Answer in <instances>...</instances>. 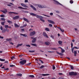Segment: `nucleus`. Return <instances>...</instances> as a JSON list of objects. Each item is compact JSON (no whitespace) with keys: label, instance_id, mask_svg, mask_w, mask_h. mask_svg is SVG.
I'll list each match as a JSON object with an SVG mask.
<instances>
[{"label":"nucleus","instance_id":"f257e3e1","mask_svg":"<svg viewBox=\"0 0 79 79\" xmlns=\"http://www.w3.org/2000/svg\"><path fill=\"white\" fill-rule=\"evenodd\" d=\"M79 74L78 73H77V72H69V75L70 76H76L77 75V74Z\"/></svg>","mask_w":79,"mask_h":79},{"label":"nucleus","instance_id":"f03ea898","mask_svg":"<svg viewBox=\"0 0 79 79\" xmlns=\"http://www.w3.org/2000/svg\"><path fill=\"white\" fill-rule=\"evenodd\" d=\"M36 17L37 18H39V19H40V21H43V22H45V20L43 19V17L41 16H39V15H36Z\"/></svg>","mask_w":79,"mask_h":79},{"label":"nucleus","instance_id":"7ed1b4c3","mask_svg":"<svg viewBox=\"0 0 79 79\" xmlns=\"http://www.w3.org/2000/svg\"><path fill=\"white\" fill-rule=\"evenodd\" d=\"M53 1H54L53 3L54 4H55V5H61V6H63V5L61 4V3H60V2H58L57 1H56L55 0H53Z\"/></svg>","mask_w":79,"mask_h":79},{"label":"nucleus","instance_id":"20e7f679","mask_svg":"<svg viewBox=\"0 0 79 79\" xmlns=\"http://www.w3.org/2000/svg\"><path fill=\"white\" fill-rule=\"evenodd\" d=\"M27 60H23L22 61H21L19 62V63L22 65H24L26 63Z\"/></svg>","mask_w":79,"mask_h":79},{"label":"nucleus","instance_id":"39448f33","mask_svg":"<svg viewBox=\"0 0 79 79\" xmlns=\"http://www.w3.org/2000/svg\"><path fill=\"white\" fill-rule=\"evenodd\" d=\"M35 33L36 32L35 31L31 32L30 34V36H33V35H35Z\"/></svg>","mask_w":79,"mask_h":79},{"label":"nucleus","instance_id":"423d86ee","mask_svg":"<svg viewBox=\"0 0 79 79\" xmlns=\"http://www.w3.org/2000/svg\"><path fill=\"white\" fill-rule=\"evenodd\" d=\"M43 35L46 38H48V35L47 34V33L45 32H44L43 34Z\"/></svg>","mask_w":79,"mask_h":79},{"label":"nucleus","instance_id":"0eeeda50","mask_svg":"<svg viewBox=\"0 0 79 79\" xmlns=\"http://www.w3.org/2000/svg\"><path fill=\"white\" fill-rule=\"evenodd\" d=\"M48 23H51V24H55V23L53 21H52L51 20H48Z\"/></svg>","mask_w":79,"mask_h":79},{"label":"nucleus","instance_id":"6e6552de","mask_svg":"<svg viewBox=\"0 0 79 79\" xmlns=\"http://www.w3.org/2000/svg\"><path fill=\"white\" fill-rule=\"evenodd\" d=\"M19 16H16L14 17H13V19H19Z\"/></svg>","mask_w":79,"mask_h":79},{"label":"nucleus","instance_id":"1a4fd4ad","mask_svg":"<svg viewBox=\"0 0 79 79\" xmlns=\"http://www.w3.org/2000/svg\"><path fill=\"white\" fill-rule=\"evenodd\" d=\"M44 44H45L46 45L48 46L50 44V43L49 42H46L44 43Z\"/></svg>","mask_w":79,"mask_h":79},{"label":"nucleus","instance_id":"9d476101","mask_svg":"<svg viewBox=\"0 0 79 79\" xmlns=\"http://www.w3.org/2000/svg\"><path fill=\"white\" fill-rule=\"evenodd\" d=\"M9 14H15V15H18V13H16V12H9Z\"/></svg>","mask_w":79,"mask_h":79},{"label":"nucleus","instance_id":"9b49d317","mask_svg":"<svg viewBox=\"0 0 79 79\" xmlns=\"http://www.w3.org/2000/svg\"><path fill=\"white\" fill-rule=\"evenodd\" d=\"M6 31H7V29L4 28L2 31V33H4V32H6Z\"/></svg>","mask_w":79,"mask_h":79},{"label":"nucleus","instance_id":"f8f14e48","mask_svg":"<svg viewBox=\"0 0 79 79\" xmlns=\"http://www.w3.org/2000/svg\"><path fill=\"white\" fill-rule=\"evenodd\" d=\"M21 5L23 6H24V7H25V8H27V6H26V5H25L24 4L21 3Z\"/></svg>","mask_w":79,"mask_h":79},{"label":"nucleus","instance_id":"ddd939ff","mask_svg":"<svg viewBox=\"0 0 79 79\" xmlns=\"http://www.w3.org/2000/svg\"><path fill=\"white\" fill-rule=\"evenodd\" d=\"M30 15H31V16H36L37 15H36V14H35L33 13H30Z\"/></svg>","mask_w":79,"mask_h":79},{"label":"nucleus","instance_id":"4468645a","mask_svg":"<svg viewBox=\"0 0 79 79\" xmlns=\"http://www.w3.org/2000/svg\"><path fill=\"white\" fill-rule=\"evenodd\" d=\"M5 10H2V13H3L6 14V12H7V10L6 9H5Z\"/></svg>","mask_w":79,"mask_h":79},{"label":"nucleus","instance_id":"2eb2a0df","mask_svg":"<svg viewBox=\"0 0 79 79\" xmlns=\"http://www.w3.org/2000/svg\"><path fill=\"white\" fill-rule=\"evenodd\" d=\"M31 8H32L33 10H34L36 11V8H35V7L33 6L32 5H31Z\"/></svg>","mask_w":79,"mask_h":79},{"label":"nucleus","instance_id":"dca6fc26","mask_svg":"<svg viewBox=\"0 0 79 79\" xmlns=\"http://www.w3.org/2000/svg\"><path fill=\"white\" fill-rule=\"evenodd\" d=\"M23 20H24V21H26V22H27V23H29V20H28V19H27L25 18H23Z\"/></svg>","mask_w":79,"mask_h":79},{"label":"nucleus","instance_id":"f3484780","mask_svg":"<svg viewBox=\"0 0 79 79\" xmlns=\"http://www.w3.org/2000/svg\"><path fill=\"white\" fill-rule=\"evenodd\" d=\"M63 43L62 41H58V43L59 44V45H62V44Z\"/></svg>","mask_w":79,"mask_h":79},{"label":"nucleus","instance_id":"a211bd4d","mask_svg":"<svg viewBox=\"0 0 79 79\" xmlns=\"http://www.w3.org/2000/svg\"><path fill=\"white\" fill-rule=\"evenodd\" d=\"M23 44H18L16 46L17 48H18L19 46H21Z\"/></svg>","mask_w":79,"mask_h":79},{"label":"nucleus","instance_id":"6ab92c4d","mask_svg":"<svg viewBox=\"0 0 79 79\" xmlns=\"http://www.w3.org/2000/svg\"><path fill=\"white\" fill-rule=\"evenodd\" d=\"M42 75L43 76H48L49 75H50L49 74H42Z\"/></svg>","mask_w":79,"mask_h":79},{"label":"nucleus","instance_id":"aec40b11","mask_svg":"<svg viewBox=\"0 0 79 79\" xmlns=\"http://www.w3.org/2000/svg\"><path fill=\"white\" fill-rule=\"evenodd\" d=\"M29 77H31L32 78H34V75H30L29 76Z\"/></svg>","mask_w":79,"mask_h":79},{"label":"nucleus","instance_id":"412c9836","mask_svg":"<svg viewBox=\"0 0 79 79\" xmlns=\"http://www.w3.org/2000/svg\"><path fill=\"white\" fill-rule=\"evenodd\" d=\"M20 35H23L24 37H27V35H26V34H20Z\"/></svg>","mask_w":79,"mask_h":79},{"label":"nucleus","instance_id":"4be33fe9","mask_svg":"<svg viewBox=\"0 0 79 79\" xmlns=\"http://www.w3.org/2000/svg\"><path fill=\"white\" fill-rule=\"evenodd\" d=\"M4 27L5 28L7 29V28H8V27H9V26L8 25H5Z\"/></svg>","mask_w":79,"mask_h":79},{"label":"nucleus","instance_id":"5701e85b","mask_svg":"<svg viewBox=\"0 0 79 79\" xmlns=\"http://www.w3.org/2000/svg\"><path fill=\"white\" fill-rule=\"evenodd\" d=\"M31 64V63H27V64H26L25 65L26 66H30V65Z\"/></svg>","mask_w":79,"mask_h":79},{"label":"nucleus","instance_id":"b1692460","mask_svg":"<svg viewBox=\"0 0 79 79\" xmlns=\"http://www.w3.org/2000/svg\"><path fill=\"white\" fill-rule=\"evenodd\" d=\"M77 53L76 51H74V56H76V55L77 54Z\"/></svg>","mask_w":79,"mask_h":79},{"label":"nucleus","instance_id":"393cba45","mask_svg":"<svg viewBox=\"0 0 79 79\" xmlns=\"http://www.w3.org/2000/svg\"><path fill=\"white\" fill-rule=\"evenodd\" d=\"M45 30L47 31H50V29L48 28H46L45 29Z\"/></svg>","mask_w":79,"mask_h":79},{"label":"nucleus","instance_id":"a878e982","mask_svg":"<svg viewBox=\"0 0 79 79\" xmlns=\"http://www.w3.org/2000/svg\"><path fill=\"white\" fill-rule=\"evenodd\" d=\"M31 44V45L34 46L35 47H37V45L36 44Z\"/></svg>","mask_w":79,"mask_h":79},{"label":"nucleus","instance_id":"bb28decb","mask_svg":"<svg viewBox=\"0 0 79 79\" xmlns=\"http://www.w3.org/2000/svg\"><path fill=\"white\" fill-rule=\"evenodd\" d=\"M31 39H33V40H35L36 39H37V37L34 38V37H31Z\"/></svg>","mask_w":79,"mask_h":79},{"label":"nucleus","instance_id":"cd10ccee","mask_svg":"<svg viewBox=\"0 0 79 79\" xmlns=\"http://www.w3.org/2000/svg\"><path fill=\"white\" fill-rule=\"evenodd\" d=\"M1 23L2 25V26H4L5 25V24H4V23H5V22H2Z\"/></svg>","mask_w":79,"mask_h":79},{"label":"nucleus","instance_id":"c85d7f7f","mask_svg":"<svg viewBox=\"0 0 79 79\" xmlns=\"http://www.w3.org/2000/svg\"><path fill=\"white\" fill-rule=\"evenodd\" d=\"M50 37L52 39H54V35H50Z\"/></svg>","mask_w":79,"mask_h":79},{"label":"nucleus","instance_id":"c756f323","mask_svg":"<svg viewBox=\"0 0 79 79\" xmlns=\"http://www.w3.org/2000/svg\"><path fill=\"white\" fill-rule=\"evenodd\" d=\"M14 25L15 27H19V26H18V24H16V23H14Z\"/></svg>","mask_w":79,"mask_h":79},{"label":"nucleus","instance_id":"7c9ffc66","mask_svg":"<svg viewBox=\"0 0 79 79\" xmlns=\"http://www.w3.org/2000/svg\"><path fill=\"white\" fill-rule=\"evenodd\" d=\"M1 20L2 21H5V19L4 18H1Z\"/></svg>","mask_w":79,"mask_h":79},{"label":"nucleus","instance_id":"2f4dec72","mask_svg":"<svg viewBox=\"0 0 79 79\" xmlns=\"http://www.w3.org/2000/svg\"><path fill=\"white\" fill-rule=\"evenodd\" d=\"M29 52L30 53H34V52H35V51L29 50Z\"/></svg>","mask_w":79,"mask_h":79},{"label":"nucleus","instance_id":"473e14b6","mask_svg":"<svg viewBox=\"0 0 79 79\" xmlns=\"http://www.w3.org/2000/svg\"><path fill=\"white\" fill-rule=\"evenodd\" d=\"M70 68H71V69H73L74 68L73 66H72L71 65H70Z\"/></svg>","mask_w":79,"mask_h":79},{"label":"nucleus","instance_id":"72a5a7b5","mask_svg":"<svg viewBox=\"0 0 79 79\" xmlns=\"http://www.w3.org/2000/svg\"><path fill=\"white\" fill-rule=\"evenodd\" d=\"M18 76L21 77L22 76V74L21 73L18 74L17 75Z\"/></svg>","mask_w":79,"mask_h":79},{"label":"nucleus","instance_id":"f704fd0d","mask_svg":"<svg viewBox=\"0 0 79 79\" xmlns=\"http://www.w3.org/2000/svg\"><path fill=\"white\" fill-rule=\"evenodd\" d=\"M7 22L8 23H10V24H12V22H11V21H10V20H9L7 21Z\"/></svg>","mask_w":79,"mask_h":79},{"label":"nucleus","instance_id":"c9c22d12","mask_svg":"<svg viewBox=\"0 0 79 79\" xmlns=\"http://www.w3.org/2000/svg\"><path fill=\"white\" fill-rule=\"evenodd\" d=\"M36 42V40H32V43H35Z\"/></svg>","mask_w":79,"mask_h":79},{"label":"nucleus","instance_id":"e433bc0d","mask_svg":"<svg viewBox=\"0 0 79 79\" xmlns=\"http://www.w3.org/2000/svg\"><path fill=\"white\" fill-rule=\"evenodd\" d=\"M60 30L61 32H63H63H64V30L63 29L62 30V29H61V28H60Z\"/></svg>","mask_w":79,"mask_h":79},{"label":"nucleus","instance_id":"4c0bfd02","mask_svg":"<svg viewBox=\"0 0 79 79\" xmlns=\"http://www.w3.org/2000/svg\"><path fill=\"white\" fill-rule=\"evenodd\" d=\"M53 26V25L51 24H49V27H52V26Z\"/></svg>","mask_w":79,"mask_h":79},{"label":"nucleus","instance_id":"58836bf2","mask_svg":"<svg viewBox=\"0 0 79 79\" xmlns=\"http://www.w3.org/2000/svg\"><path fill=\"white\" fill-rule=\"evenodd\" d=\"M70 2L71 4L73 3V0H71L70 1Z\"/></svg>","mask_w":79,"mask_h":79},{"label":"nucleus","instance_id":"ea45409f","mask_svg":"<svg viewBox=\"0 0 79 79\" xmlns=\"http://www.w3.org/2000/svg\"><path fill=\"white\" fill-rule=\"evenodd\" d=\"M44 67V65H42L40 67V69H43Z\"/></svg>","mask_w":79,"mask_h":79},{"label":"nucleus","instance_id":"a19ab883","mask_svg":"<svg viewBox=\"0 0 79 79\" xmlns=\"http://www.w3.org/2000/svg\"><path fill=\"white\" fill-rule=\"evenodd\" d=\"M57 15V16H59V18H61V19H64V18H62V17H60V15Z\"/></svg>","mask_w":79,"mask_h":79},{"label":"nucleus","instance_id":"79ce46f5","mask_svg":"<svg viewBox=\"0 0 79 79\" xmlns=\"http://www.w3.org/2000/svg\"><path fill=\"white\" fill-rule=\"evenodd\" d=\"M0 61H5V59H0Z\"/></svg>","mask_w":79,"mask_h":79},{"label":"nucleus","instance_id":"37998d69","mask_svg":"<svg viewBox=\"0 0 79 79\" xmlns=\"http://www.w3.org/2000/svg\"><path fill=\"white\" fill-rule=\"evenodd\" d=\"M65 50L63 49H61V53H63L64 52Z\"/></svg>","mask_w":79,"mask_h":79},{"label":"nucleus","instance_id":"c03bdc74","mask_svg":"<svg viewBox=\"0 0 79 79\" xmlns=\"http://www.w3.org/2000/svg\"><path fill=\"white\" fill-rule=\"evenodd\" d=\"M55 69H56L54 65L52 67V69L54 70Z\"/></svg>","mask_w":79,"mask_h":79},{"label":"nucleus","instance_id":"a18cd8bd","mask_svg":"<svg viewBox=\"0 0 79 79\" xmlns=\"http://www.w3.org/2000/svg\"><path fill=\"white\" fill-rule=\"evenodd\" d=\"M38 7L39 8H42V7L40 5H38Z\"/></svg>","mask_w":79,"mask_h":79},{"label":"nucleus","instance_id":"49530a36","mask_svg":"<svg viewBox=\"0 0 79 79\" xmlns=\"http://www.w3.org/2000/svg\"><path fill=\"white\" fill-rule=\"evenodd\" d=\"M38 60L40 61L41 63H43V64L44 63V62H43L42 60H40V59H39V60Z\"/></svg>","mask_w":79,"mask_h":79},{"label":"nucleus","instance_id":"de8ad7c7","mask_svg":"<svg viewBox=\"0 0 79 79\" xmlns=\"http://www.w3.org/2000/svg\"><path fill=\"white\" fill-rule=\"evenodd\" d=\"M0 16L2 18L5 17V15H0Z\"/></svg>","mask_w":79,"mask_h":79},{"label":"nucleus","instance_id":"09e8293b","mask_svg":"<svg viewBox=\"0 0 79 79\" xmlns=\"http://www.w3.org/2000/svg\"><path fill=\"white\" fill-rule=\"evenodd\" d=\"M15 58V56H12L11 58V60H13V59Z\"/></svg>","mask_w":79,"mask_h":79},{"label":"nucleus","instance_id":"8fccbe9b","mask_svg":"<svg viewBox=\"0 0 79 79\" xmlns=\"http://www.w3.org/2000/svg\"><path fill=\"white\" fill-rule=\"evenodd\" d=\"M71 48H73V43L72 42L71 44Z\"/></svg>","mask_w":79,"mask_h":79},{"label":"nucleus","instance_id":"3c124183","mask_svg":"<svg viewBox=\"0 0 79 79\" xmlns=\"http://www.w3.org/2000/svg\"><path fill=\"white\" fill-rule=\"evenodd\" d=\"M59 55H60V56H62L63 55V54L61 53H60Z\"/></svg>","mask_w":79,"mask_h":79},{"label":"nucleus","instance_id":"603ef678","mask_svg":"<svg viewBox=\"0 0 79 79\" xmlns=\"http://www.w3.org/2000/svg\"><path fill=\"white\" fill-rule=\"evenodd\" d=\"M74 48H75V49H79V48H78L76 46H75V47H73Z\"/></svg>","mask_w":79,"mask_h":79},{"label":"nucleus","instance_id":"864d4df0","mask_svg":"<svg viewBox=\"0 0 79 79\" xmlns=\"http://www.w3.org/2000/svg\"><path fill=\"white\" fill-rule=\"evenodd\" d=\"M52 49L53 50H56V48H52Z\"/></svg>","mask_w":79,"mask_h":79},{"label":"nucleus","instance_id":"5fc2aeb1","mask_svg":"<svg viewBox=\"0 0 79 79\" xmlns=\"http://www.w3.org/2000/svg\"><path fill=\"white\" fill-rule=\"evenodd\" d=\"M18 8H20V9H23V8L21 6H19L18 7Z\"/></svg>","mask_w":79,"mask_h":79},{"label":"nucleus","instance_id":"6e6d98bb","mask_svg":"<svg viewBox=\"0 0 79 79\" xmlns=\"http://www.w3.org/2000/svg\"><path fill=\"white\" fill-rule=\"evenodd\" d=\"M44 15V16H47V17H48L49 18L50 17V16H49L47 15Z\"/></svg>","mask_w":79,"mask_h":79},{"label":"nucleus","instance_id":"4d7b16f0","mask_svg":"<svg viewBox=\"0 0 79 79\" xmlns=\"http://www.w3.org/2000/svg\"><path fill=\"white\" fill-rule=\"evenodd\" d=\"M3 27H2V26H1L0 27V29L2 31H3Z\"/></svg>","mask_w":79,"mask_h":79},{"label":"nucleus","instance_id":"13d9d810","mask_svg":"<svg viewBox=\"0 0 79 79\" xmlns=\"http://www.w3.org/2000/svg\"><path fill=\"white\" fill-rule=\"evenodd\" d=\"M9 43L11 44H12V45H14V44L12 42H9Z\"/></svg>","mask_w":79,"mask_h":79},{"label":"nucleus","instance_id":"bf43d9fd","mask_svg":"<svg viewBox=\"0 0 79 79\" xmlns=\"http://www.w3.org/2000/svg\"><path fill=\"white\" fill-rule=\"evenodd\" d=\"M10 67H14V66H15V65H10Z\"/></svg>","mask_w":79,"mask_h":79},{"label":"nucleus","instance_id":"052dcab7","mask_svg":"<svg viewBox=\"0 0 79 79\" xmlns=\"http://www.w3.org/2000/svg\"><path fill=\"white\" fill-rule=\"evenodd\" d=\"M56 13H60V12L58 10H56Z\"/></svg>","mask_w":79,"mask_h":79},{"label":"nucleus","instance_id":"680f3d73","mask_svg":"<svg viewBox=\"0 0 79 79\" xmlns=\"http://www.w3.org/2000/svg\"><path fill=\"white\" fill-rule=\"evenodd\" d=\"M25 3H27V2H28V0H25Z\"/></svg>","mask_w":79,"mask_h":79},{"label":"nucleus","instance_id":"e2e57ef3","mask_svg":"<svg viewBox=\"0 0 79 79\" xmlns=\"http://www.w3.org/2000/svg\"><path fill=\"white\" fill-rule=\"evenodd\" d=\"M26 46H27V47H31L30 45H26Z\"/></svg>","mask_w":79,"mask_h":79},{"label":"nucleus","instance_id":"0e129e2a","mask_svg":"<svg viewBox=\"0 0 79 79\" xmlns=\"http://www.w3.org/2000/svg\"><path fill=\"white\" fill-rule=\"evenodd\" d=\"M58 74L59 75H63V73H59Z\"/></svg>","mask_w":79,"mask_h":79},{"label":"nucleus","instance_id":"69168bd1","mask_svg":"<svg viewBox=\"0 0 79 79\" xmlns=\"http://www.w3.org/2000/svg\"><path fill=\"white\" fill-rule=\"evenodd\" d=\"M4 70H9V69L8 68H6V69H4Z\"/></svg>","mask_w":79,"mask_h":79},{"label":"nucleus","instance_id":"338daca9","mask_svg":"<svg viewBox=\"0 0 79 79\" xmlns=\"http://www.w3.org/2000/svg\"><path fill=\"white\" fill-rule=\"evenodd\" d=\"M50 15L52 16L53 15V14L52 13H50Z\"/></svg>","mask_w":79,"mask_h":79},{"label":"nucleus","instance_id":"774afa93","mask_svg":"<svg viewBox=\"0 0 79 79\" xmlns=\"http://www.w3.org/2000/svg\"><path fill=\"white\" fill-rule=\"evenodd\" d=\"M11 39H12L11 38H10L9 39L7 38L6 40H11Z\"/></svg>","mask_w":79,"mask_h":79}]
</instances>
